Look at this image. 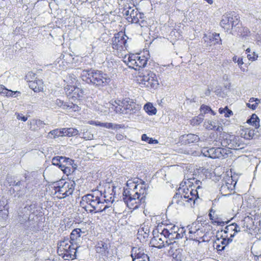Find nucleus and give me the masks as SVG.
<instances>
[{
    "instance_id": "10",
    "label": "nucleus",
    "mask_w": 261,
    "mask_h": 261,
    "mask_svg": "<svg viewBox=\"0 0 261 261\" xmlns=\"http://www.w3.org/2000/svg\"><path fill=\"white\" fill-rule=\"evenodd\" d=\"M128 39L124 33L119 32L114 35L112 40V48L118 53H121L127 49V40Z\"/></svg>"
},
{
    "instance_id": "62",
    "label": "nucleus",
    "mask_w": 261,
    "mask_h": 261,
    "mask_svg": "<svg viewBox=\"0 0 261 261\" xmlns=\"http://www.w3.org/2000/svg\"><path fill=\"white\" fill-rule=\"evenodd\" d=\"M206 39H209V41L208 40H206L205 39H204L205 41V42H207V45H210V46H212L213 45H214V42H215V39L213 38V37H212V36H210L209 38H207L206 37Z\"/></svg>"
},
{
    "instance_id": "36",
    "label": "nucleus",
    "mask_w": 261,
    "mask_h": 261,
    "mask_svg": "<svg viewBox=\"0 0 261 261\" xmlns=\"http://www.w3.org/2000/svg\"><path fill=\"white\" fill-rule=\"evenodd\" d=\"M113 103L118 105L117 106H114L113 109L116 113L125 114L124 108L123 107V105L117 103L116 100L113 101Z\"/></svg>"
},
{
    "instance_id": "27",
    "label": "nucleus",
    "mask_w": 261,
    "mask_h": 261,
    "mask_svg": "<svg viewBox=\"0 0 261 261\" xmlns=\"http://www.w3.org/2000/svg\"><path fill=\"white\" fill-rule=\"evenodd\" d=\"M82 232V230L80 228H75L73 229L70 236L69 241L71 243L77 244V240L81 237V233Z\"/></svg>"
},
{
    "instance_id": "58",
    "label": "nucleus",
    "mask_w": 261,
    "mask_h": 261,
    "mask_svg": "<svg viewBox=\"0 0 261 261\" xmlns=\"http://www.w3.org/2000/svg\"><path fill=\"white\" fill-rule=\"evenodd\" d=\"M212 36L215 40L214 44H218L221 41L219 34L213 33Z\"/></svg>"
},
{
    "instance_id": "1",
    "label": "nucleus",
    "mask_w": 261,
    "mask_h": 261,
    "mask_svg": "<svg viewBox=\"0 0 261 261\" xmlns=\"http://www.w3.org/2000/svg\"><path fill=\"white\" fill-rule=\"evenodd\" d=\"M107 199L105 194L97 191L91 194H88L82 197L80 204L86 211L90 213H100L110 207L109 203L111 201Z\"/></svg>"
},
{
    "instance_id": "23",
    "label": "nucleus",
    "mask_w": 261,
    "mask_h": 261,
    "mask_svg": "<svg viewBox=\"0 0 261 261\" xmlns=\"http://www.w3.org/2000/svg\"><path fill=\"white\" fill-rule=\"evenodd\" d=\"M185 142L186 144H190L193 143H197L200 141V138L198 135L189 134L183 136Z\"/></svg>"
},
{
    "instance_id": "57",
    "label": "nucleus",
    "mask_w": 261,
    "mask_h": 261,
    "mask_svg": "<svg viewBox=\"0 0 261 261\" xmlns=\"http://www.w3.org/2000/svg\"><path fill=\"white\" fill-rule=\"evenodd\" d=\"M233 226L234 225L232 224H230V225H228L227 226H226L224 229V232L225 233V234H227V233L229 232H232L233 231Z\"/></svg>"
},
{
    "instance_id": "8",
    "label": "nucleus",
    "mask_w": 261,
    "mask_h": 261,
    "mask_svg": "<svg viewBox=\"0 0 261 261\" xmlns=\"http://www.w3.org/2000/svg\"><path fill=\"white\" fill-rule=\"evenodd\" d=\"M201 152L204 156L212 159L225 158L230 153V150L220 146L213 147L211 148L204 147Z\"/></svg>"
},
{
    "instance_id": "45",
    "label": "nucleus",
    "mask_w": 261,
    "mask_h": 261,
    "mask_svg": "<svg viewBox=\"0 0 261 261\" xmlns=\"http://www.w3.org/2000/svg\"><path fill=\"white\" fill-rule=\"evenodd\" d=\"M54 104L58 107L61 108L63 109L66 110L67 109V102H65L63 100H61L59 99H56L55 101H54Z\"/></svg>"
},
{
    "instance_id": "24",
    "label": "nucleus",
    "mask_w": 261,
    "mask_h": 261,
    "mask_svg": "<svg viewBox=\"0 0 261 261\" xmlns=\"http://www.w3.org/2000/svg\"><path fill=\"white\" fill-rule=\"evenodd\" d=\"M114 106H115V104L113 103V101H112L111 102L106 103L103 106H99L98 111L104 115H106L109 113L111 109H114Z\"/></svg>"
},
{
    "instance_id": "12",
    "label": "nucleus",
    "mask_w": 261,
    "mask_h": 261,
    "mask_svg": "<svg viewBox=\"0 0 261 261\" xmlns=\"http://www.w3.org/2000/svg\"><path fill=\"white\" fill-rule=\"evenodd\" d=\"M147 59L145 56H139L136 54H131L127 58V65L128 67L134 69L136 70H139L140 68L144 67L147 64Z\"/></svg>"
},
{
    "instance_id": "48",
    "label": "nucleus",
    "mask_w": 261,
    "mask_h": 261,
    "mask_svg": "<svg viewBox=\"0 0 261 261\" xmlns=\"http://www.w3.org/2000/svg\"><path fill=\"white\" fill-rule=\"evenodd\" d=\"M79 134V130L74 128H68V131L67 132V136H75Z\"/></svg>"
},
{
    "instance_id": "37",
    "label": "nucleus",
    "mask_w": 261,
    "mask_h": 261,
    "mask_svg": "<svg viewBox=\"0 0 261 261\" xmlns=\"http://www.w3.org/2000/svg\"><path fill=\"white\" fill-rule=\"evenodd\" d=\"M63 156H55L52 159V164L54 165L57 166L60 169L61 166V163L64 162Z\"/></svg>"
},
{
    "instance_id": "64",
    "label": "nucleus",
    "mask_w": 261,
    "mask_h": 261,
    "mask_svg": "<svg viewBox=\"0 0 261 261\" xmlns=\"http://www.w3.org/2000/svg\"><path fill=\"white\" fill-rule=\"evenodd\" d=\"M212 221V223L213 224H217L218 225H223L224 224V222L223 221H219L215 220L214 218H213V220Z\"/></svg>"
},
{
    "instance_id": "46",
    "label": "nucleus",
    "mask_w": 261,
    "mask_h": 261,
    "mask_svg": "<svg viewBox=\"0 0 261 261\" xmlns=\"http://www.w3.org/2000/svg\"><path fill=\"white\" fill-rule=\"evenodd\" d=\"M200 114H202L203 115L204 114L208 113V112H211L213 115H215L214 112L211 109L210 107L205 106V105H202L200 107Z\"/></svg>"
},
{
    "instance_id": "22",
    "label": "nucleus",
    "mask_w": 261,
    "mask_h": 261,
    "mask_svg": "<svg viewBox=\"0 0 261 261\" xmlns=\"http://www.w3.org/2000/svg\"><path fill=\"white\" fill-rule=\"evenodd\" d=\"M29 87L35 92H39L43 89L42 81L39 79L34 81H31L29 83Z\"/></svg>"
},
{
    "instance_id": "18",
    "label": "nucleus",
    "mask_w": 261,
    "mask_h": 261,
    "mask_svg": "<svg viewBox=\"0 0 261 261\" xmlns=\"http://www.w3.org/2000/svg\"><path fill=\"white\" fill-rule=\"evenodd\" d=\"M232 178H229L227 181H223L220 188V192L222 196H228L231 194L234 187V185L232 184Z\"/></svg>"
},
{
    "instance_id": "47",
    "label": "nucleus",
    "mask_w": 261,
    "mask_h": 261,
    "mask_svg": "<svg viewBox=\"0 0 261 261\" xmlns=\"http://www.w3.org/2000/svg\"><path fill=\"white\" fill-rule=\"evenodd\" d=\"M66 107V110L72 109L74 112H77L80 110V107L77 105L73 104L72 102H67Z\"/></svg>"
},
{
    "instance_id": "31",
    "label": "nucleus",
    "mask_w": 261,
    "mask_h": 261,
    "mask_svg": "<svg viewBox=\"0 0 261 261\" xmlns=\"http://www.w3.org/2000/svg\"><path fill=\"white\" fill-rule=\"evenodd\" d=\"M7 203L4 201H0V217L5 219L8 216V211L7 210Z\"/></svg>"
},
{
    "instance_id": "28",
    "label": "nucleus",
    "mask_w": 261,
    "mask_h": 261,
    "mask_svg": "<svg viewBox=\"0 0 261 261\" xmlns=\"http://www.w3.org/2000/svg\"><path fill=\"white\" fill-rule=\"evenodd\" d=\"M31 217H30V219H27V221L24 223L25 224L26 229L31 230V231H35L37 230V221H35L33 218H31Z\"/></svg>"
},
{
    "instance_id": "49",
    "label": "nucleus",
    "mask_w": 261,
    "mask_h": 261,
    "mask_svg": "<svg viewBox=\"0 0 261 261\" xmlns=\"http://www.w3.org/2000/svg\"><path fill=\"white\" fill-rule=\"evenodd\" d=\"M204 126L206 129H215L216 126L215 125V122L212 121H208L204 123Z\"/></svg>"
},
{
    "instance_id": "5",
    "label": "nucleus",
    "mask_w": 261,
    "mask_h": 261,
    "mask_svg": "<svg viewBox=\"0 0 261 261\" xmlns=\"http://www.w3.org/2000/svg\"><path fill=\"white\" fill-rule=\"evenodd\" d=\"M96 256L99 261H116V254L107 240L97 242L95 246Z\"/></svg>"
},
{
    "instance_id": "4",
    "label": "nucleus",
    "mask_w": 261,
    "mask_h": 261,
    "mask_svg": "<svg viewBox=\"0 0 261 261\" xmlns=\"http://www.w3.org/2000/svg\"><path fill=\"white\" fill-rule=\"evenodd\" d=\"M213 144L215 146L226 147L227 149L239 150L244 148V144L242 143L239 137L231 135L226 133L220 134L219 137L213 141Z\"/></svg>"
},
{
    "instance_id": "2",
    "label": "nucleus",
    "mask_w": 261,
    "mask_h": 261,
    "mask_svg": "<svg viewBox=\"0 0 261 261\" xmlns=\"http://www.w3.org/2000/svg\"><path fill=\"white\" fill-rule=\"evenodd\" d=\"M145 182L142 181L140 184L135 186L134 189H124L123 192V199L129 209H137L140 203L144 202V198L147 194Z\"/></svg>"
},
{
    "instance_id": "52",
    "label": "nucleus",
    "mask_w": 261,
    "mask_h": 261,
    "mask_svg": "<svg viewBox=\"0 0 261 261\" xmlns=\"http://www.w3.org/2000/svg\"><path fill=\"white\" fill-rule=\"evenodd\" d=\"M232 224L234 225L233 227V231H234V232L232 234V233L230 234V238L234 237L236 234V233L239 232L241 231L240 227L237 224L233 223H232Z\"/></svg>"
},
{
    "instance_id": "11",
    "label": "nucleus",
    "mask_w": 261,
    "mask_h": 261,
    "mask_svg": "<svg viewBox=\"0 0 261 261\" xmlns=\"http://www.w3.org/2000/svg\"><path fill=\"white\" fill-rule=\"evenodd\" d=\"M239 15L234 12L225 13L222 16L220 25L228 31L239 24Z\"/></svg>"
},
{
    "instance_id": "59",
    "label": "nucleus",
    "mask_w": 261,
    "mask_h": 261,
    "mask_svg": "<svg viewBox=\"0 0 261 261\" xmlns=\"http://www.w3.org/2000/svg\"><path fill=\"white\" fill-rule=\"evenodd\" d=\"M49 134L54 135V138H56V137L60 136H61L60 129H54L53 130H51L49 133Z\"/></svg>"
},
{
    "instance_id": "17",
    "label": "nucleus",
    "mask_w": 261,
    "mask_h": 261,
    "mask_svg": "<svg viewBox=\"0 0 261 261\" xmlns=\"http://www.w3.org/2000/svg\"><path fill=\"white\" fill-rule=\"evenodd\" d=\"M133 261H149V257L141 248L134 247L131 254Z\"/></svg>"
},
{
    "instance_id": "7",
    "label": "nucleus",
    "mask_w": 261,
    "mask_h": 261,
    "mask_svg": "<svg viewBox=\"0 0 261 261\" xmlns=\"http://www.w3.org/2000/svg\"><path fill=\"white\" fill-rule=\"evenodd\" d=\"M23 204L24 206L21 208L18 214V219L20 223L26 222L27 220L31 217V215L34 216L37 207L36 202L29 200H27Z\"/></svg>"
},
{
    "instance_id": "16",
    "label": "nucleus",
    "mask_w": 261,
    "mask_h": 261,
    "mask_svg": "<svg viewBox=\"0 0 261 261\" xmlns=\"http://www.w3.org/2000/svg\"><path fill=\"white\" fill-rule=\"evenodd\" d=\"M152 234L153 238L150 240V244L152 246L156 247L158 249H161L165 247V240L164 234H162V232L158 233V232H155L153 230Z\"/></svg>"
},
{
    "instance_id": "51",
    "label": "nucleus",
    "mask_w": 261,
    "mask_h": 261,
    "mask_svg": "<svg viewBox=\"0 0 261 261\" xmlns=\"http://www.w3.org/2000/svg\"><path fill=\"white\" fill-rule=\"evenodd\" d=\"M75 80V76L74 74H69L66 77L64 81H67L69 84H73Z\"/></svg>"
},
{
    "instance_id": "61",
    "label": "nucleus",
    "mask_w": 261,
    "mask_h": 261,
    "mask_svg": "<svg viewBox=\"0 0 261 261\" xmlns=\"http://www.w3.org/2000/svg\"><path fill=\"white\" fill-rule=\"evenodd\" d=\"M15 115L16 116L17 119L18 120H21L23 122H25L27 120L28 118L23 116L22 114L16 113Z\"/></svg>"
},
{
    "instance_id": "13",
    "label": "nucleus",
    "mask_w": 261,
    "mask_h": 261,
    "mask_svg": "<svg viewBox=\"0 0 261 261\" xmlns=\"http://www.w3.org/2000/svg\"><path fill=\"white\" fill-rule=\"evenodd\" d=\"M137 80L140 84L149 88H155L159 85L156 75L150 71L146 75H140Z\"/></svg>"
},
{
    "instance_id": "53",
    "label": "nucleus",
    "mask_w": 261,
    "mask_h": 261,
    "mask_svg": "<svg viewBox=\"0 0 261 261\" xmlns=\"http://www.w3.org/2000/svg\"><path fill=\"white\" fill-rule=\"evenodd\" d=\"M16 93L19 94L20 92L19 91H13L11 90H8V89H6V91L5 92V94L3 95V96H6L7 97L9 96H14V95H15Z\"/></svg>"
},
{
    "instance_id": "40",
    "label": "nucleus",
    "mask_w": 261,
    "mask_h": 261,
    "mask_svg": "<svg viewBox=\"0 0 261 261\" xmlns=\"http://www.w3.org/2000/svg\"><path fill=\"white\" fill-rule=\"evenodd\" d=\"M203 233H204L203 228H202L201 229H199V230L196 231V232H192V233H191L192 234V236H191L190 237H191V239L193 240H197L198 239H201L203 237Z\"/></svg>"
},
{
    "instance_id": "55",
    "label": "nucleus",
    "mask_w": 261,
    "mask_h": 261,
    "mask_svg": "<svg viewBox=\"0 0 261 261\" xmlns=\"http://www.w3.org/2000/svg\"><path fill=\"white\" fill-rule=\"evenodd\" d=\"M232 242V239L230 237L229 238H223L221 241V244L222 246H225V247Z\"/></svg>"
},
{
    "instance_id": "33",
    "label": "nucleus",
    "mask_w": 261,
    "mask_h": 261,
    "mask_svg": "<svg viewBox=\"0 0 261 261\" xmlns=\"http://www.w3.org/2000/svg\"><path fill=\"white\" fill-rule=\"evenodd\" d=\"M145 112L149 115H155L156 113V109L152 103H147L144 107Z\"/></svg>"
},
{
    "instance_id": "60",
    "label": "nucleus",
    "mask_w": 261,
    "mask_h": 261,
    "mask_svg": "<svg viewBox=\"0 0 261 261\" xmlns=\"http://www.w3.org/2000/svg\"><path fill=\"white\" fill-rule=\"evenodd\" d=\"M134 9L129 7L127 10H124V15L126 17L127 19L128 17H131L132 13Z\"/></svg>"
},
{
    "instance_id": "54",
    "label": "nucleus",
    "mask_w": 261,
    "mask_h": 261,
    "mask_svg": "<svg viewBox=\"0 0 261 261\" xmlns=\"http://www.w3.org/2000/svg\"><path fill=\"white\" fill-rule=\"evenodd\" d=\"M232 60L234 62L237 63L240 68H241V65L244 64V62L243 61V59L241 57H238L237 56H234L232 58Z\"/></svg>"
},
{
    "instance_id": "29",
    "label": "nucleus",
    "mask_w": 261,
    "mask_h": 261,
    "mask_svg": "<svg viewBox=\"0 0 261 261\" xmlns=\"http://www.w3.org/2000/svg\"><path fill=\"white\" fill-rule=\"evenodd\" d=\"M96 125L100 127H105L107 128H111L113 129H118L123 127V126H121V125L120 124L113 123L98 122V123L96 124Z\"/></svg>"
},
{
    "instance_id": "30",
    "label": "nucleus",
    "mask_w": 261,
    "mask_h": 261,
    "mask_svg": "<svg viewBox=\"0 0 261 261\" xmlns=\"http://www.w3.org/2000/svg\"><path fill=\"white\" fill-rule=\"evenodd\" d=\"M255 135V130L249 128L243 130L241 133V136L246 139H251Z\"/></svg>"
},
{
    "instance_id": "34",
    "label": "nucleus",
    "mask_w": 261,
    "mask_h": 261,
    "mask_svg": "<svg viewBox=\"0 0 261 261\" xmlns=\"http://www.w3.org/2000/svg\"><path fill=\"white\" fill-rule=\"evenodd\" d=\"M204 115L200 114L198 116L194 117L190 120V124L193 126L200 124L203 120Z\"/></svg>"
},
{
    "instance_id": "41",
    "label": "nucleus",
    "mask_w": 261,
    "mask_h": 261,
    "mask_svg": "<svg viewBox=\"0 0 261 261\" xmlns=\"http://www.w3.org/2000/svg\"><path fill=\"white\" fill-rule=\"evenodd\" d=\"M63 159L64 162L61 163V168H63V167H65L66 166H69L75 164L74 161L72 159L65 156H63Z\"/></svg>"
},
{
    "instance_id": "19",
    "label": "nucleus",
    "mask_w": 261,
    "mask_h": 261,
    "mask_svg": "<svg viewBox=\"0 0 261 261\" xmlns=\"http://www.w3.org/2000/svg\"><path fill=\"white\" fill-rule=\"evenodd\" d=\"M178 227L175 225L169 228H164L162 230V234H164V237L165 239H169V241H173L174 240V237L176 232H178Z\"/></svg>"
},
{
    "instance_id": "20",
    "label": "nucleus",
    "mask_w": 261,
    "mask_h": 261,
    "mask_svg": "<svg viewBox=\"0 0 261 261\" xmlns=\"http://www.w3.org/2000/svg\"><path fill=\"white\" fill-rule=\"evenodd\" d=\"M182 250L181 249H174L173 246H170L168 251V254L171 256L176 261H182L184 257L182 255Z\"/></svg>"
},
{
    "instance_id": "50",
    "label": "nucleus",
    "mask_w": 261,
    "mask_h": 261,
    "mask_svg": "<svg viewBox=\"0 0 261 261\" xmlns=\"http://www.w3.org/2000/svg\"><path fill=\"white\" fill-rule=\"evenodd\" d=\"M42 124H43L42 121H41L40 120H33L31 122V126L30 127V128L32 130H35L36 129V127H33L32 125H36L37 126H39L42 125Z\"/></svg>"
},
{
    "instance_id": "39",
    "label": "nucleus",
    "mask_w": 261,
    "mask_h": 261,
    "mask_svg": "<svg viewBox=\"0 0 261 261\" xmlns=\"http://www.w3.org/2000/svg\"><path fill=\"white\" fill-rule=\"evenodd\" d=\"M249 102H254V104H251L250 103H247V106L250 109H251L252 110H255L256 107H257V105L258 104V102H259V100L257 98H255L254 97H252L250 98L249 99Z\"/></svg>"
},
{
    "instance_id": "38",
    "label": "nucleus",
    "mask_w": 261,
    "mask_h": 261,
    "mask_svg": "<svg viewBox=\"0 0 261 261\" xmlns=\"http://www.w3.org/2000/svg\"><path fill=\"white\" fill-rule=\"evenodd\" d=\"M67 63L64 62L62 59H58L54 63V64L58 67V65L59 70H64L66 68Z\"/></svg>"
},
{
    "instance_id": "14",
    "label": "nucleus",
    "mask_w": 261,
    "mask_h": 261,
    "mask_svg": "<svg viewBox=\"0 0 261 261\" xmlns=\"http://www.w3.org/2000/svg\"><path fill=\"white\" fill-rule=\"evenodd\" d=\"M75 185V184L73 181L65 182L62 187H57L56 190L58 192L62 195L63 198H65L72 194Z\"/></svg>"
},
{
    "instance_id": "3",
    "label": "nucleus",
    "mask_w": 261,
    "mask_h": 261,
    "mask_svg": "<svg viewBox=\"0 0 261 261\" xmlns=\"http://www.w3.org/2000/svg\"><path fill=\"white\" fill-rule=\"evenodd\" d=\"M81 76L83 81L99 88L107 86L111 82V79L107 74L92 69L84 70Z\"/></svg>"
},
{
    "instance_id": "43",
    "label": "nucleus",
    "mask_w": 261,
    "mask_h": 261,
    "mask_svg": "<svg viewBox=\"0 0 261 261\" xmlns=\"http://www.w3.org/2000/svg\"><path fill=\"white\" fill-rule=\"evenodd\" d=\"M203 228L201 227V225H199V222H194L192 224L191 228L189 230V233H192V232H195L196 231Z\"/></svg>"
},
{
    "instance_id": "63",
    "label": "nucleus",
    "mask_w": 261,
    "mask_h": 261,
    "mask_svg": "<svg viewBox=\"0 0 261 261\" xmlns=\"http://www.w3.org/2000/svg\"><path fill=\"white\" fill-rule=\"evenodd\" d=\"M61 136H67V132L68 131V128H63L60 129Z\"/></svg>"
},
{
    "instance_id": "15",
    "label": "nucleus",
    "mask_w": 261,
    "mask_h": 261,
    "mask_svg": "<svg viewBox=\"0 0 261 261\" xmlns=\"http://www.w3.org/2000/svg\"><path fill=\"white\" fill-rule=\"evenodd\" d=\"M121 103L124 108L125 114H133L137 112L139 109V105L136 104L133 99L129 98H124Z\"/></svg>"
},
{
    "instance_id": "44",
    "label": "nucleus",
    "mask_w": 261,
    "mask_h": 261,
    "mask_svg": "<svg viewBox=\"0 0 261 261\" xmlns=\"http://www.w3.org/2000/svg\"><path fill=\"white\" fill-rule=\"evenodd\" d=\"M142 141L148 142L149 144H157L158 141L157 140L148 137L146 134H143L141 137Z\"/></svg>"
},
{
    "instance_id": "56",
    "label": "nucleus",
    "mask_w": 261,
    "mask_h": 261,
    "mask_svg": "<svg viewBox=\"0 0 261 261\" xmlns=\"http://www.w3.org/2000/svg\"><path fill=\"white\" fill-rule=\"evenodd\" d=\"M258 56L255 52L247 55V58L249 60L255 61L257 59Z\"/></svg>"
},
{
    "instance_id": "25",
    "label": "nucleus",
    "mask_w": 261,
    "mask_h": 261,
    "mask_svg": "<svg viewBox=\"0 0 261 261\" xmlns=\"http://www.w3.org/2000/svg\"><path fill=\"white\" fill-rule=\"evenodd\" d=\"M144 14L139 13L138 10H133L132 13L131 17H128L127 20L132 23H137L139 21V19L143 18Z\"/></svg>"
},
{
    "instance_id": "21",
    "label": "nucleus",
    "mask_w": 261,
    "mask_h": 261,
    "mask_svg": "<svg viewBox=\"0 0 261 261\" xmlns=\"http://www.w3.org/2000/svg\"><path fill=\"white\" fill-rule=\"evenodd\" d=\"M149 232L150 230L149 226L144 224L142 225L140 228L138 229L137 233L138 238L141 240L142 237L143 240H144L148 237Z\"/></svg>"
},
{
    "instance_id": "42",
    "label": "nucleus",
    "mask_w": 261,
    "mask_h": 261,
    "mask_svg": "<svg viewBox=\"0 0 261 261\" xmlns=\"http://www.w3.org/2000/svg\"><path fill=\"white\" fill-rule=\"evenodd\" d=\"M219 112L220 114H224L225 117H229L233 114L232 111L228 109L227 107H225L224 108H220Z\"/></svg>"
},
{
    "instance_id": "32",
    "label": "nucleus",
    "mask_w": 261,
    "mask_h": 261,
    "mask_svg": "<svg viewBox=\"0 0 261 261\" xmlns=\"http://www.w3.org/2000/svg\"><path fill=\"white\" fill-rule=\"evenodd\" d=\"M247 122L254 126L255 128H257L259 126V118L255 114L251 115L250 118L247 121Z\"/></svg>"
},
{
    "instance_id": "6",
    "label": "nucleus",
    "mask_w": 261,
    "mask_h": 261,
    "mask_svg": "<svg viewBox=\"0 0 261 261\" xmlns=\"http://www.w3.org/2000/svg\"><path fill=\"white\" fill-rule=\"evenodd\" d=\"M77 247V245L71 243L68 238H64L58 243L57 252L65 260L73 259Z\"/></svg>"
},
{
    "instance_id": "26",
    "label": "nucleus",
    "mask_w": 261,
    "mask_h": 261,
    "mask_svg": "<svg viewBox=\"0 0 261 261\" xmlns=\"http://www.w3.org/2000/svg\"><path fill=\"white\" fill-rule=\"evenodd\" d=\"M253 223V219L249 216L245 217L244 219L241 222V226L244 229V231L252 229Z\"/></svg>"
},
{
    "instance_id": "9",
    "label": "nucleus",
    "mask_w": 261,
    "mask_h": 261,
    "mask_svg": "<svg viewBox=\"0 0 261 261\" xmlns=\"http://www.w3.org/2000/svg\"><path fill=\"white\" fill-rule=\"evenodd\" d=\"M178 193H176L174 198H180L181 200H185L186 202H190L193 201V204L195 203L196 200L199 197L197 189L194 190L190 189L187 187L181 188L178 189Z\"/></svg>"
},
{
    "instance_id": "35",
    "label": "nucleus",
    "mask_w": 261,
    "mask_h": 261,
    "mask_svg": "<svg viewBox=\"0 0 261 261\" xmlns=\"http://www.w3.org/2000/svg\"><path fill=\"white\" fill-rule=\"evenodd\" d=\"M77 167L76 165L75 164L74 165L66 166L65 167H63V168H60L62 171H63L64 173L69 175L72 173Z\"/></svg>"
}]
</instances>
